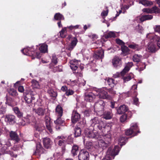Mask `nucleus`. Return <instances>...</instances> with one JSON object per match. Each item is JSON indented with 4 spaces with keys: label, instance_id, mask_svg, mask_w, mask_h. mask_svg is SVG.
<instances>
[{
    "label": "nucleus",
    "instance_id": "1",
    "mask_svg": "<svg viewBox=\"0 0 160 160\" xmlns=\"http://www.w3.org/2000/svg\"><path fill=\"white\" fill-rule=\"evenodd\" d=\"M92 125L93 129L97 131L102 132L103 134H106V132L109 131V126L103 121L100 120L98 117H95L91 120Z\"/></svg>",
    "mask_w": 160,
    "mask_h": 160
},
{
    "label": "nucleus",
    "instance_id": "2",
    "mask_svg": "<svg viewBox=\"0 0 160 160\" xmlns=\"http://www.w3.org/2000/svg\"><path fill=\"white\" fill-rule=\"evenodd\" d=\"M138 127L137 123H132L129 129L125 130V134L127 136H130L133 134V136L136 135L140 132L138 130Z\"/></svg>",
    "mask_w": 160,
    "mask_h": 160
},
{
    "label": "nucleus",
    "instance_id": "3",
    "mask_svg": "<svg viewBox=\"0 0 160 160\" xmlns=\"http://www.w3.org/2000/svg\"><path fill=\"white\" fill-rule=\"evenodd\" d=\"M57 139L58 140V144L62 148V153L65 152L66 150V146L67 144L68 143V140L69 138L63 136H58Z\"/></svg>",
    "mask_w": 160,
    "mask_h": 160
},
{
    "label": "nucleus",
    "instance_id": "4",
    "mask_svg": "<svg viewBox=\"0 0 160 160\" xmlns=\"http://www.w3.org/2000/svg\"><path fill=\"white\" fill-rule=\"evenodd\" d=\"M31 48H24L21 50L22 52L24 55L28 56H35L36 58H39L41 57V55L39 52H34Z\"/></svg>",
    "mask_w": 160,
    "mask_h": 160
},
{
    "label": "nucleus",
    "instance_id": "5",
    "mask_svg": "<svg viewBox=\"0 0 160 160\" xmlns=\"http://www.w3.org/2000/svg\"><path fill=\"white\" fill-rule=\"evenodd\" d=\"M61 117H58L57 119L54 121L55 127L56 130L58 131H60L62 130L61 127L65 125V121Z\"/></svg>",
    "mask_w": 160,
    "mask_h": 160
},
{
    "label": "nucleus",
    "instance_id": "6",
    "mask_svg": "<svg viewBox=\"0 0 160 160\" xmlns=\"http://www.w3.org/2000/svg\"><path fill=\"white\" fill-rule=\"evenodd\" d=\"M84 134L85 136L91 138L97 139L98 137V131L93 129L92 131L87 129L84 130Z\"/></svg>",
    "mask_w": 160,
    "mask_h": 160
},
{
    "label": "nucleus",
    "instance_id": "7",
    "mask_svg": "<svg viewBox=\"0 0 160 160\" xmlns=\"http://www.w3.org/2000/svg\"><path fill=\"white\" fill-rule=\"evenodd\" d=\"M119 151V148L118 146H115L113 148L110 147L107 152L106 155L108 157H110V156L114 157L118 154Z\"/></svg>",
    "mask_w": 160,
    "mask_h": 160
},
{
    "label": "nucleus",
    "instance_id": "8",
    "mask_svg": "<svg viewBox=\"0 0 160 160\" xmlns=\"http://www.w3.org/2000/svg\"><path fill=\"white\" fill-rule=\"evenodd\" d=\"M105 105V102L102 100H100L96 102L94 106V109L96 112L103 111Z\"/></svg>",
    "mask_w": 160,
    "mask_h": 160
},
{
    "label": "nucleus",
    "instance_id": "9",
    "mask_svg": "<svg viewBox=\"0 0 160 160\" xmlns=\"http://www.w3.org/2000/svg\"><path fill=\"white\" fill-rule=\"evenodd\" d=\"M93 57L95 59H102L104 57V50L102 48L95 50L94 51Z\"/></svg>",
    "mask_w": 160,
    "mask_h": 160
},
{
    "label": "nucleus",
    "instance_id": "10",
    "mask_svg": "<svg viewBox=\"0 0 160 160\" xmlns=\"http://www.w3.org/2000/svg\"><path fill=\"white\" fill-rule=\"evenodd\" d=\"M112 63L114 68L118 69L122 66V59L118 56H115L112 60Z\"/></svg>",
    "mask_w": 160,
    "mask_h": 160
},
{
    "label": "nucleus",
    "instance_id": "11",
    "mask_svg": "<svg viewBox=\"0 0 160 160\" xmlns=\"http://www.w3.org/2000/svg\"><path fill=\"white\" fill-rule=\"evenodd\" d=\"M97 149L100 152H102L104 149L109 146L108 143L103 140H100L98 142H97Z\"/></svg>",
    "mask_w": 160,
    "mask_h": 160
},
{
    "label": "nucleus",
    "instance_id": "12",
    "mask_svg": "<svg viewBox=\"0 0 160 160\" xmlns=\"http://www.w3.org/2000/svg\"><path fill=\"white\" fill-rule=\"evenodd\" d=\"M9 135L10 140L13 141L15 143H18L20 141V138L16 131H11Z\"/></svg>",
    "mask_w": 160,
    "mask_h": 160
},
{
    "label": "nucleus",
    "instance_id": "13",
    "mask_svg": "<svg viewBox=\"0 0 160 160\" xmlns=\"http://www.w3.org/2000/svg\"><path fill=\"white\" fill-rule=\"evenodd\" d=\"M78 157L79 160H89V152L85 149H82L80 151Z\"/></svg>",
    "mask_w": 160,
    "mask_h": 160
},
{
    "label": "nucleus",
    "instance_id": "14",
    "mask_svg": "<svg viewBox=\"0 0 160 160\" xmlns=\"http://www.w3.org/2000/svg\"><path fill=\"white\" fill-rule=\"evenodd\" d=\"M96 97V96L92 92H87L84 94V100L89 102H94Z\"/></svg>",
    "mask_w": 160,
    "mask_h": 160
},
{
    "label": "nucleus",
    "instance_id": "15",
    "mask_svg": "<svg viewBox=\"0 0 160 160\" xmlns=\"http://www.w3.org/2000/svg\"><path fill=\"white\" fill-rule=\"evenodd\" d=\"M81 115L80 114L78 113L77 111L75 110L73 111L71 118L72 123L75 124L79 121Z\"/></svg>",
    "mask_w": 160,
    "mask_h": 160
},
{
    "label": "nucleus",
    "instance_id": "16",
    "mask_svg": "<svg viewBox=\"0 0 160 160\" xmlns=\"http://www.w3.org/2000/svg\"><path fill=\"white\" fill-rule=\"evenodd\" d=\"M33 117L30 115H27L26 117H23L22 121L20 123L21 125L24 126L31 123Z\"/></svg>",
    "mask_w": 160,
    "mask_h": 160
},
{
    "label": "nucleus",
    "instance_id": "17",
    "mask_svg": "<svg viewBox=\"0 0 160 160\" xmlns=\"http://www.w3.org/2000/svg\"><path fill=\"white\" fill-rule=\"evenodd\" d=\"M16 117L12 114L6 115L5 117V121L9 124L12 125L15 122Z\"/></svg>",
    "mask_w": 160,
    "mask_h": 160
},
{
    "label": "nucleus",
    "instance_id": "18",
    "mask_svg": "<svg viewBox=\"0 0 160 160\" xmlns=\"http://www.w3.org/2000/svg\"><path fill=\"white\" fill-rule=\"evenodd\" d=\"M98 96L100 98L106 99H109L110 98V96L108 95L107 92L103 89L98 90Z\"/></svg>",
    "mask_w": 160,
    "mask_h": 160
},
{
    "label": "nucleus",
    "instance_id": "19",
    "mask_svg": "<svg viewBox=\"0 0 160 160\" xmlns=\"http://www.w3.org/2000/svg\"><path fill=\"white\" fill-rule=\"evenodd\" d=\"M24 99L25 100L26 102L28 104H29L31 103H35V98L34 96H32L31 94L27 93L25 95V93H24Z\"/></svg>",
    "mask_w": 160,
    "mask_h": 160
},
{
    "label": "nucleus",
    "instance_id": "20",
    "mask_svg": "<svg viewBox=\"0 0 160 160\" xmlns=\"http://www.w3.org/2000/svg\"><path fill=\"white\" fill-rule=\"evenodd\" d=\"M45 150L42 147V145L40 143L37 144L36 150L33 153V155H39L44 153Z\"/></svg>",
    "mask_w": 160,
    "mask_h": 160
},
{
    "label": "nucleus",
    "instance_id": "21",
    "mask_svg": "<svg viewBox=\"0 0 160 160\" xmlns=\"http://www.w3.org/2000/svg\"><path fill=\"white\" fill-rule=\"evenodd\" d=\"M43 142L45 148L47 149L51 148L52 142L49 138L48 137L44 138L43 139Z\"/></svg>",
    "mask_w": 160,
    "mask_h": 160
},
{
    "label": "nucleus",
    "instance_id": "22",
    "mask_svg": "<svg viewBox=\"0 0 160 160\" xmlns=\"http://www.w3.org/2000/svg\"><path fill=\"white\" fill-rule=\"evenodd\" d=\"M33 111L38 116L42 117L44 115L46 109L44 108L38 107L37 109H33Z\"/></svg>",
    "mask_w": 160,
    "mask_h": 160
},
{
    "label": "nucleus",
    "instance_id": "23",
    "mask_svg": "<svg viewBox=\"0 0 160 160\" xmlns=\"http://www.w3.org/2000/svg\"><path fill=\"white\" fill-rule=\"evenodd\" d=\"M128 109V107L126 105H121L117 109V113L119 114H122L127 112Z\"/></svg>",
    "mask_w": 160,
    "mask_h": 160
},
{
    "label": "nucleus",
    "instance_id": "24",
    "mask_svg": "<svg viewBox=\"0 0 160 160\" xmlns=\"http://www.w3.org/2000/svg\"><path fill=\"white\" fill-rule=\"evenodd\" d=\"M113 114L111 110L105 111L103 114V118L106 120L110 119L112 118Z\"/></svg>",
    "mask_w": 160,
    "mask_h": 160
},
{
    "label": "nucleus",
    "instance_id": "25",
    "mask_svg": "<svg viewBox=\"0 0 160 160\" xmlns=\"http://www.w3.org/2000/svg\"><path fill=\"white\" fill-rule=\"evenodd\" d=\"M153 18V16L150 14H143L139 18V20L141 22L146 20H149Z\"/></svg>",
    "mask_w": 160,
    "mask_h": 160
},
{
    "label": "nucleus",
    "instance_id": "26",
    "mask_svg": "<svg viewBox=\"0 0 160 160\" xmlns=\"http://www.w3.org/2000/svg\"><path fill=\"white\" fill-rule=\"evenodd\" d=\"M56 112L58 117H62L63 114V110L62 107L60 105H58L55 109Z\"/></svg>",
    "mask_w": 160,
    "mask_h": 160
},
{
    "label": "nucleus",
    "instance_id": "27",
    "mask_svg": "<svg viewBox=\"0 0 160 160\" xmlns=\"http://www.w3.org/2000/svg\"><path fill=\"white\" fill-rule=\"evenodd\" d=\"M97 142H87L86 145V148L87 149H89L94 147V148L97 149Z\"/></svg>",
    "mask_w": 160,
    "mask_h": 160
},
{
    "label": "nucleus",
    "instance_id": "28",
    "mask_svg": "<svg viewBox=\"0 0 160 160\" xmlns=\"http://www.w3.org/2000/svg\"><path fill=\"white\" fill-rule=\"evenodd\" d=\"M128 47L130 48L134 49L138 51L142 49V47L141 45L136 43H132V44L128 45Z\"/></svg>",
    "mask_w": 160,
    "mask_h": 160
},
{
    "label": "nucleus",
    "instance_id": "29",
    "mask_svg": "<svg viewBox=\"0 0 160 160\" xmlns=\"http://www.w3.org/2000/svg\"><path fill=\"white\" fill-rule=\"evenodd\" d=\"M128 138L125 135H122L120 136L119 139V142L121 143V146L125 145L128 141Z\"/></svg>",
    "mask_w": 160,
    "mask_h": 160
},
{
    "label": "nucleus",
    "instance_id": "30",
    "mask_svg": "<svg viewBox=\"0 0 160 160\" xmlns=\"http://www.w3.org/2000/svg\"><path fill=\"white\" fill-rule=\"evenodd\" d=\"M79 152V147L76 145H74L72 147L71 153L73 156L77 155Z\"/></svg>",
    "mask_w": 160,
    "mask_h": 160
},
{
    "label": "nucleus",
    "instance_id": "31",
    "mask_svg": "<svg viewBox=\"0 0 160 160\" xmlns=\"http://www.w3.org/2000/svg\"><path fill=\"white\" fill-rule=\"evenodd\" d=\"M142 58V55L135 54L133 56L132 60L134 62H136L137 63H138V62H140Z\"/></svg>",
    "mask_w": 160,
    "mask_h": 160
},
{
    "label": "nucleus",
    "instance_id": "32",
    "mask_svg": "<svg viewBox=\"0 0 160 160\" xmlns=\"http://www.w3.org/2000/svg\"><path fill=\"white\" fill-rule=\"evenodd\" d=\"M71 68L74 71H76L77 69L78 66V60H74L71 61L70 63Z\"/></svg>",
    "mask_w": 160,
    "mask_h": 160
},
{
    "label": "nucleus",
    "instance_id": "33",
    "mask_svg": "<svg viewBox=\"0 0 160 160\" xmlns=\"http://www.w3.org/2000/svg\"><path fill=\"white\" fill-rule=\"evenodd\" d=\"M137 85H133L129 91L130 93L133 95L134 97H137L138 95V93L137 92Z\"/></svg>",
    "mask_w": 160,
    "mask_h": 160
},
{
    "label": "nucleus",
    "instance_id": "34",
    "mask_svg": "<svg viewBox=\"0 0 160 160\" xmlns=\"http://www.w3.org/2000/svg\"><path fill=\"white\" fill-rule=\"evenodd\" d=\"M121 50L122 51V54L124 55L128 54L130 51L128 48L124 45L121 46Z\"/></svg>",
    "mask_w": 160,
    "mask_h": 160
},
{
    "label": "nucleus",
    "instance_id": "35",
    "mask_svg": "<svg viewBox=\"0 0 160 160\" xmlns=\"http://www.w3.org/2000/svg\"><path fill=\"white\" fill-rule=\"evenodd\" d=\"M139 3L146 6H149L153 4V2H152L147 0H140L139 1Z\"/></svg>",
    "mask_w": 160,
    "mask_h": 160
},
{
    "label": "nucleus",
    "instance_id": "36",
    "mask_svg": "<svg viewBox=\"0 0 160 160\" xmlns=\"http://www.w3.org/2000/svg\"><path fill=\"white\" fill-rule=\"evenodd\" d=\"M45 127L41 124H36L34 126V129L36 131L41 133L44 129Z\"/></svg>",
    "mask_w": 160,
    "mask_h": 160
},
{
    "label": "nucleus",
    "instance_id": "37",
    "mask_svg": "<svg viewBox=\"0 0 160 160\" xmlns=\"http://www.w3.org/2000/svg\"><path fill=\"white\" fill-rule=\"evenodd\" d=\"M54 18L57 21H61V20H64L63 16L59 12L57 13L54 15Z\"/></svg>",
    "mask_w": 160,
    "mask_h": 160
},
{
    "label": "nucleus",
    "instance_id": "38",
    "mask_svg": "<svg viewBox=\"0 0 160 160\" xmlns=\"http://www.w3.org/2000/svg\"><path fill=\"white\" fill-rule=\"evenodd\" d=\"M39 50L41 53L47 52L48 51V45L45 43L42 44L39 47Z\"/></svg>",
    "mask_w": 160,
    "mask_h": 160
},
{
    "label": "nucleus",
    "instance_id": "39",
    "mask_svg": "<svg viewBox=\"0 0 160 160\" xmlns=\"http://www.w3.org/2000/svg\"><path fill=\"white\" fill-rule=\"evenodd\" d=\"M13 110L18 118H20L22 117L23 113L20 111L18 107H15L14 108Z\"/></svg>",
    "mask_w": 160,
    "mask_h": 160
},
{
    "label": "nucleus",
    "instance_id": "40",
    "mask_svg": "<svg viewBox=\"0 0 160 160\" xmlns=\"http://www.w3.org/2000/svg\"><path fill=\"white\" fill-rule=\"evenodd\" d=\"M74 131L75 137H79L81 135V130L80 127H76L74 128Z\"/></svg>",
    "mask_w": 160,
    "mask_h": 160
},
{
    "label": "nucleus",
    "instance_id": "41",
    "mask_svg": "<svg viewBox=\"0 0 160 160\" xmlns=\"http://www.w3.org/2000/svg\"><path fill=\"white\" fill-rule=\"evenodd\" d=\"M116 37L115 33L113 32L110 31L104 35V37L106 39L109 38H115Z\"/></svg>",
    "mask_w": 160,
    "mask_h": 160
},
{
    "label": "nucleus",
    "instance_id": "42",
    "mask_svg": "<svg viewBox=\"0 0 160 160\" xmlns=\"http://www.w3.org/2000/svg\"><path fill=\"white\" fill-rule=\"evenodd\" d=\"M47 92L51 97L56 98L57 96V92L54 91L52 89H50L48 90Z\"/></svg>",
    "mask_w": 160,
    "mask_h": 160
},
{
    "label": "nucleus",
    "instance_id": "43",
    "mask_svg": "<svg viewBox=\"0 0 160 160\" xmlns=\"http://www.w3.org/2000/svg\"><path fill=\"white\" fill-rule=\"evenodd\" d=\"M107 82V84L112 88L114 87L115 85V80L112 78L108 79Z\"/></svg>",
    "mask_w": 160,
    "mask_h": 160
},
{
    "label": "nucleus",
    "instance_id": "44",
    "mask_svg": "<svg viewBox=\"0 0 160 160\" xmlns=\"http://www.w3.org/2000/svg\"><path fill=\"white\" fill-rule=\"evenodd\" d=\"M148 49L149 52H154L156 50V46L152 43H150L148 46Z\"/></svg>",
    "mask_w": 160,
    "mask_h": 160
},
{
    "label": "nucleus",
    "instance_id": "45",
    "mask_svg": "<svg viewBox=\"0 0 160 160\" xmlns=\"http://www.w3.org/2000/svg\"><path fill=\"white\" fill-rule=\"evenodd\" d=\"M130 69L128 67L125 66L123 70L118 75V77L124 76Z\"/></svg>",
    "mask_w": 160,
    "mask_h": 160
},
{
    "label": "nucleus",
    "instance_id": "46",
    "mask_svg": "<svg viewBox=\"0 0 160 160\" xmlns=\"http://www.w3.org/2000/svg\"><path fill=\"white\" fill-rule=\"evenodd\" d=\"M152 39H153V41L157 42V45L160 48V37L157 35H155L152 37Z\"/></svg>",
    "mask_w": 160,
    "mask_h": 160
},
{
    "label": "nucleus",
    "instance_id": "47",
    "mask_svg": "<svg viewBox=\"0 0 160 160\" xmlns=\"http://www.w3.org/2000/svg\"><path fill=\"white\" fill-rule=\"evenodd\" d=\"M9 95L12 97L16 96L17 95L16 91L13 88H10L8 91Z\"/></svg>",
    "mask_w": 160,
    "mask_h": 160
},
{
    "label": "nucleus",
    "instance_id": "48",
    "mask_svg": "<svg viewBox=\"0 0 160 160\" xmlns=\"http://www.w3.org/2000/svg\"><path fill=\"white\" fill-rule=\"evenodd\" d=\"M66 27L62 28L60 32V35L62 38H64L66 37Z\"/></svg>",
    "mask_w": 160,
    "mask_h": 160
},
{
    "label": "nucleus",
    "instance_id": "49",
    "mask_svg": "<svg viewBox=\"0 0 160 160\" xmlns=\"http://www.w3.org/2000/svg\"><path fill=\"white\" fill-rule=\"evenodd\" d=\"M32 86L33 88H38L39 87L38 82L36 80L33 79L31 81Z\"/></svg>",
    "mask_w": 160,
    "mask_h": 160
},
{
    "label": "nucleus",
    "instance_id": "50",
    "mask_svg": "<svg viewBox=\"0 0 160 160\" xmlns=\"http://www.w3.org/2000/svg\"><path fill=\"white\" fill-rule=\"evenodd\" d=\"M9 151L8 148L5 145H4L1 149V152L2 154L7 153Z\"/></svg>",
    "mask_w": 160,
    "mask_h": 160
},
{
    "label": "nucleus",
    "instance_id": "51",
    "mask_svg": "<svg viewBox=\"0 0 160 160\" xmlns=\"http://www.w3.org/2000/svg\"><path fill=\"white\" fill-rule=\"evenodd\" d=\"M152 13H158L160 12V9L157 7L155 6L151 8Z\"/></svg>",
    "mask_w": 160,
    "mask_h": 160
},
{
    "label": "nucleus",
    "instance_id": "52",
    "mask_svg": "<svg viewBox=\"0 0 160 160\" xmlns=\"http://www.w3.org/2000/svg\"><path fill=\"white\" fill-rule=\"evenodd\" d=\"M45 125L47 128L49 132L51 133H53V132L51 126V122H46L45 123Z\"/></svg>",
    "mask_w": 160,
    "mask_h": 160
},
{
    "label": "nucleus",
    "instance_id": "53",
    "mask_svg": "<svg viewBox=\"0 0 160 160\" xmlns=\"http://www.w3.org/2000/svg\"><path fill=\"white\" fill-rule=\"evenodd\" d=\"M103 140L105 141L107 143H108V144L109 145L111 141L110 135H108L107 136H105L104 138V140Z\"/></svg>",
    "mask_w": 160,
    "mask_h": 160
},
{
    "label": "nucleus",
    "instance_id": "54",
    "mask_svg": "<svg viewBox=\"0 0 160 160\" xmlns=\"http://www.w3.org/2000/svg\"><path fill=\"white\" fill-rule=\"evenodd\" d=\"M58 58L55 55H53L52 56V63L56 65L58 63Z\"/></svg>",
    "mask_w": 160,
    "mask_h": 160
},
{
    "label": "nucleus",
    "instance_id": "55",
    "mask_svg": "<svg viewBox=\"0 0 160 160\" xmlns=\"http://www.w3.org/2000/svg\"><path fill=\"white\" fill-rule=\"evenodd\" d=\"M128 116L126 114H124L122 115L120 118V121L122 122H124L127 119Z\"/></svg>",
    "mask_w": 160,
    "mask_h": 160
},
{
    "label": "nucleus",
    "instance_id": "56",
    "mask_svg": "<svg viewBox=\"0 0 160 160\" xmlns=\"http://www.w3.org/2000/svg\"><path fill=\"white\" fill-rule=\"evenodd\" d=\"M78 42V40L77 38L76 37H74L72 38L71 43L70 44H71L72 46H74V47H75V46L77 45Z\"/></svg>",
    "mask_w": 160,
    "mask_h": 160
},
{
    "label": "nucleus",
    "instance_id": "57",
    "mask_svg": "<svg viewBox=\"0 0 160 160\" xmlns=\"http://www.w3.org/2000/svg\"><path fill=\"white\" fill-rule=\"evenodd\" d=\"M53 71L54 72H62V67L61 66H58V67H56L53 68Z\"/></svg>",
    "mask_w": 160,
    "mask_h": 160
},
{
    "label": "nucleus",
    "instance_id": "58",
    "mask_svg": "<svg viewBox=\"0 0 160 160\" xmlns=\"http://www.w3.org/2000/svg\"><path fill=\"white\" fill-rule=\"evenodd\" d=\"M6 98L7 101L6 103L9 106H11V102L13 101V99L11 98L8 97L7 95L6 96Z\"/></svg>",
    "mask_w": 160,
    "mask_h": 160
},
{
    "label": "nucleus",
    "instance_id": "59",
    "mask_svg": "<svg viewBox=\"0 0 160 160\" xmlns=\"http://www.w3.org/2000/svg\"><path fill=\"white\" fill-rule=\"evenodd\" d=\"M132 79L131 76L130 75H128L126 77L123 78V80L124 82L128 81L131 80Z\"/></svg>",
    "mask_w": 160,
    "mask_h": 160
},
{
    "label": "nucleus",
    "instance_id": "60",
    "mask_svg": "<svg viewBox=\"0 0 160 160\" xmlns=\"http://www.w3.org/2000/svg\"><path fill=\"white\" fill-rule=\"evenodd\" d=\"M74 93V91L70 89H68L65 92V95L67 96H69L73 95Z\"/></svg>",
    "mask_w": 160,
    "mask_h": 160
},
{
    "label": "nucleus",
    "instance_id": "61",
    "mask_svg": "<svg viewBox=\"0 0 160 160\" xmlns=\"http://www.w3.org/2000/svg\"><path fill=\"white\" fill-rule=\"evenodd\" d=\"M74 73L78 78H79V77H82L83 76L82 72V71H80V72H78V71L77 72L76 70L75 71V72H74Z\"/></svg>",
    "mask_w": 160,
    "mask_h": 160
},
{
    "label": "nucleus",
    "instance_id": "62",
    "mask_svg": "<svg viewBox=\"0 0 160 160\" xmlns=\"http://www.w3.org/2000/svg\"><path fill=\"white\" fill-rule=\"evenodd\" d=\"M142 11L144 12H146L147 13H152L151 11V8H144L142 9Z\"/></svg>",
    "mask_w": 160,
    "mask_h": 160
},
{
    "label": "nucleus",
    "instance_id": "63",
    "mask_svg": "<svg viewBox=\"0 0 160 160\" xmlns=\"http://www.w3.org/2000/svg\"><path fill=\"white\" fill-rule=\"evenodd\" d=\"M116 43L120 45H124L125 43L119 38H117L116 40Z\"/></svg>",
    "mask_w": 160,
    "mask_h": 160
},
{
    "label": "nucleus",
    "instance_id": "64",
    "mask_svg": "<svg viewBox=\"0 0 160 160\" xmlns=\"http://www.w3.org/2000/svg\"><path fill=\"white\" fill-rule=\"evenodd\" d=\"M91 113V111L90 110H86L84 111V114L85 116L89 117Z\"/></svg>",
    "mask_w": 160,
    "mask_h": 160
}]
</instances>
